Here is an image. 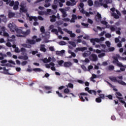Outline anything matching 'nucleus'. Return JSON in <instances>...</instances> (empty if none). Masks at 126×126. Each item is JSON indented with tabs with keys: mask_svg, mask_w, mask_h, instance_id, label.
I'll list each match as a JSON object with an SVG mask.
<instances>
[{
	"mask_svg": "<svg viewBox=\"0 0 126 126\" xmlns=\"http://www.w3.org/2000/svg\"><path fill=\"white\" fill-rule=\"evenodd\" d=\"M65 2V0H54V4L52 5V8L57 12V8H58V4H59L60 7L63 6V3Z\"/></svg>",
	"mask_w": 126,
	"mask_h": 126,
	"instance_id": "nucleus-1",
	"label": "nucleus"
},
{
	"mask_svg": "<svg viewBox=\"0 0 126 126\" xmlns=\"http://www.w3.org/2000/svg\"><path fill=\"white\" fill-rule=\"evenodd\" d=\"M27 3L26 1H22L21 4L20 6H21V8H20V12H27V8H26L27 6H26Z\"/></svg>",
	"mask_w": 126,
	"mask_h": 126,
	"instance_id": "nucleus-2",
	"label": "nucleus"
},
{
	"mask_svg": "<svg viewBox=\"0 0 126 126\" xmlns=\"http://www.w3.org/2000/svg\"><path fill=\"white\" fill-rule=\"evenodd\" d=\"M87 94L81 93L79 94V99H81V102L87 101Z\"/></svg>",
	"mask_w": 126,
	"mask_h": 126,
	"instance_id": "nucleus-3",
	"label": "nucleus"
},
{
	"mask_svg": "<svg viewBox=\"0 0 126 126\" xmlns=\"http://www.w3.org/2000/svg\"><path fill=\"white\" fill-rule=\"evenodd\" d=\"M45 66L46 68H51V70L54 71H56V67H55V63L53 62H51L48 64H45Z\"/></svg>",
	"mask_w": 126,
	"mask_h": 126,
	"instance_id": "nucleus-4",
	"label": "nucleus"
},
{
	"mask_svg": "<svg viewBox=\"0 0 126 126\" xmlns=\"http://www.w3.org/2000/svg\"><path fill=\"white\" fill-rule=\"evenodd\" d=\"M89 59L92 62H97L98 61V57L97 56V55L95 54H91L89 57Z\"/></svg>",
	"mask_w": 126,
	"mask_h": 126,
	"instance_id": "nucleus-5",
	"label": "nucleus"
},
{
	"mask_svg": "<svg viewBox=\"0 0 126 126\" xmlns=\"http://www.w3.org/2000/svg\"><path fill=\"white\" fill-rule=\"evenodd\" d=\"M80 7V12L83 13V14H85L87 16H89V13L88 12L84 11V9H83V7L84 6V4L83 3H80L79 5Z\"/></svg>",
	"mask_w": 126,
	"mask_h": 126,
	"instance_id": "nucleus-6",
	"label": "nucleus"
},
{
	"mask_svg": "<svg viewBox=\"0 0 126 126\" xmlns=\"http://www.w3.org/2000/svg\"><path fill=\"white\" fill-rule=\"evenodd\" d=\"M55 28V26L54 25H51L49 27V30H51V32L52 33H55L56 35H59V31H58V29H54Z\"/></svg>",
	"mask_w": 126,
	"mask_h": 126,
	"instance_id": "nucleus-7",
	"label": "nucleus"
},
{
	"mask_svg": "<svg viewBox=\"0 0 126 126\" xmlns=\"http://www.w3.org/2000/svg\"><path fill=\"white\" fill-rule=\"evenodd\" d=\"M113 59L114 60L113 61L112 63L114 64H117V65L119 66V67L123 66V63L119 62V60H118V58L117 57H113Z\"/></svg>",
	"mask_w": 126,
	"mask_h": 126,
	"instance_id": "nucleus-8",
	"label": "nucleus"
},
{
	"mask_svg": "<svg viewBox=\"0 0 126 126\" xmlns=\"http://www.w3.org/2000/svg\"><path fill=\"white\" fill-rule=\"evenodd\" d=\"M8 28H9L10 31H11V32H14L16 28V25L13 23H10L8 25Z\"/></svg>",
	"mask_w": 126,
	"mask_h": 126,
	"instance_id": "nucleus-9",
	"label": "nucleus"
},
{
	"mask_svg": "<svg viewBox=\"0 0 126 126\" xmlns=\"http://www.w3.org/2000/svg\"><path fill=\"white\" fill-rule=\"evenodd\" d=\"M117 14L115 12L111 13L112 16H113L115 19H119L120 18V16H121V12L118 11V10H116Z\"/></svg>",
	"mask_w": 126,
	"mask_h": 126,
	"instance_id": "nucleus-10",
	"label": "nucleus"
},
{
	"mask_svg": "<svg viewBox=\"0 0 126 126\" xmlns=\"http://www.w3.org/2000/svg\"><path fill=\"white\" fill-rule=\"evenodd\" d=\"M88 50L87 47H78L76 48L74 50L75 53H78V52H84L85 51H86Z\"/></svg>",
	"mask_w": 126,
	"mask_h": 126,
	"instance_id": "nucleus-11",
	"label": "nucleus"
},
{
	"mask_svg": "<svg viewBox=\"0 0 126 126\" xmlns=\"http://www.w3.org/2000/svg\"><path fill=\"white\" fill-rule=\"evenodd\" d=\"M63 31H65V32H66V33L69 34L70 37H71V38H75V36H76V34H75L74 33H73L72 31H68L67 29H64Z\"/></svg>",
	"mask_w": 126,
	"mask_h": 126,
	"instance_id": "nucleus-12",
	"label": "nucleus"
},
{
	"mask_svg": "<svg viewBox=\"0 0 126 126\" xmlns=\"http://www.w3.org/2000/svg\"><path fill=\"white\" fill-rule=\"evenodd\" d=\"M98 96L100 97H96V98L94 99V102L100 103L101 102V99H105V98H103V94H99Z\"/></svg>",
	"mask_w": 126,
	"mask_h": 126,
	"instance_id": "nucleus-13",
	"label": "nucleus"
},
{
	"mask_svg": "<svg viewBox=\"0 0 126 126\" xmlns=\"http://www.w3.org/2000/svg\"><path fill=\"white\" fill-rule=\"evenodd\" d=\"M94 4H95V5H96V6H103V7H104V8H107V7H108V5H107L106 3H99V2L98 1H95L94 2Z\"/></svg>",
	"mask_w": 126,
	"mask_h": 126,
	"instance_id": "nucleus-14",
	"label": "nucleus"
},
{
	"mask_svg": "<svg viewBox=\"0 0 126 126\" xmlns=\"http://www.w3.org/2000/svg\"><path fill=\"white\" fill-rule=\"evenodd\" d=\"M63 66L64 67H66V68H68L72 66V63L71 62H66L63 63Z\"/></svg>",
	"mask_w": 126,
	"mask_h": 126,
	"instance_id": "nucleus-15",
	"label": "nucleus"
},
{
	"mask_svg": "<svg viewBox=\"0 0 126 126\" xmlns=\"http://www.w3.org/2000/svg\"><path fill=\"white\" fill-rule=\"evenodd\" d=\"M26 43L27 44H30V45H35V44H36V40L27 38Z\"/></svg>",
	"mask_w": 126,
	"mask_h": 126,
	"instance_id": "nucleus-16",
	"label": "nucleus"
},
{
	"mask_svg": "<svg viewBox=\"0 0 126 126\" xmlns=\"http://www.w3.org/2000/svg\"><path fill=\"white\" fill-rule=\"evenodd\" d=\"M82 55L83 58H87V57H90V56L91 55V52L89 51H86L83 53H82Z\"/></svg>",
	"mask_w": 126,
	"mask_h": 126,
	"instance_id": "nucleus-17",
	"label": "nucleus"
},
{
	"mask_svg": "<svg viewBox=\"0 0 126 126\" xmlns=\"http://www.w3.org/2000/svg\"><path fill=\"white\" fill-rule=\"evenodd\" d=\"M101 19H102L101 14H100L99 12H97L96 15L95 16V20L97 22H100L101 21Z\"/></svg>",
	"mask_w": 126,
	"mask_h": 126,
	"instance_id": "nucleus-18",
	"label": "nucleus"
},
{
	"mask_svg": "<svg viewBox=\"0 0 126 126\" xmlns=\"http://www.w3.org/2000/svg\"><path fill=\"white\" fill-rule=\"evenodd\" d=\"M111 80L112 81V82H118V84H119V85H121L123 86L126 85V83H124V82H123V81L117 80L116 79H112Z\"/></svg>",
	"mask_w": 126,
	"mask_h": 126,
	"instance_id": "nucleus-19",
	"label": "nucleus"
},
{
	"mask_svg": "<svg viewBox=\"0 0 126 126\" xmlns=\"http://www.w3.org/2000/svg\"><path fill=\"white\" fill-rule=\"evenodd\" d=\"M69 93H70V90H68L67 88L63 90V93H65V94H67L72 95V97H75V95H73V94Z\"/></svg>",
	"mask_w": 126,
	"mask_h": 126,
	"instance_id": "nucleus-20",
	"label": "nucleus"
},
{
	"mask_svg": "<svg viewBox=\"0 0 126 126\" xmlns=\"http://www.w3.org/2000/svg\"><path fill=\"white\" fill-rule=\"evenodd\" d=\"M123 96V94H121V93L116 92V98L119 99V100H123V97H120Z\"/></svg>",
	"mask_w": 126,
	"mask_h": 126,
	"instance_id": "nucleus-21",
	"label": "nucleus"
},
{
	"mask_svg": "<svg viewBox=\"0 0 126 126\" xmlns=\"http://www.w3.org/2000/svg\"><path fill=\"white\" fill-rule=\"evenodd\" d=\"M59 10L63 14L62 17H66L67 16V14H66V12L64 10V9H63V8H60L59 9Z\"/></svg>",
	"mask_w": 126,
	"mask_h": 126,
	"instance_id": "nucleus-22",
	"label": "nucleus"
},
{
	"mask_svg": "<svg viewBox=\"0 0 126 126\" xmlns=\"http://www.w3.org/2000/svg\"><path fill=\"white\" fill-rule=\"evenodd\" d=\"M76 19H77V16H76V15L72 14L71 20L70 21V23H74Z\"/></svg>",
	"mask_w": 126,
	"mask_h": 126,
	"instance_id": "nucleus-23",
	"label": "nucleus"
},
{
	"mask_svg": "<svg viewBox=\"0 0 126 126\" xmlns=\"http://www.w3.org/2000/svg\"><path fill=\"white\" fill-rule=\"evenodd\" d=\"M65 53V51L63 50L60 51H57L56 52V54L57 56H63V54Z\"/></svg>",
	"mask_w": 126,
	"mask_h": 126,
	"instance_id": "nucleus-24",
	"label": "nucleus"
},
{
	"mask_svg": "<svg viewBox=\"0 0 126 126\" xmlns=\"http://www.w3.org/2000/svg\"><path fill=\"white\" fill-rule=\"evenodd\" d=\"M45 47H46L45 45L41 44L40 47V51H41V52H43V53H46V52H47V49H46V48Z\"/></svg>",
	"mask_w": 126,
	"mask_h": 126,
	"instance_id": "nucleus-25",
	"label": "nucleus"
},
{
	"mask_svg": "<svg viewBox=\"0 0 126 126\" xmlns=\"http://www.w3.org/2000/svg\"><path fill=\"white\" fill-rule=\"evenodd\" d=\"M7 40L9 42H14V41H15V35H12L11 37H8Z\"/></svg>",
	"mask_w": 126,
	"mask_h": 126,
	"instance_id": "nucleus-26",
	"label": "nucleus"
},
{
	"mask_svg": "<svg viewBox=\"0 0 126 126\" xmlns=\"http://www.w3.org/2000/svg\"><path fill=\"white\" fill-rule=\"evenodd\" d=\"M19 5V2H18V1H16L15 2V4H14L13 9H14V10H17V9H18L19 8V7H18Z\"/></svg>",
	"mask_w": 126,
	"mask_h": 126,
	"instance_id": "nucleus-27",
	"label": "nucleus"
},
{
	"mask_svg": "<svg viewBox=\"0 0 126 126\" xmlns=\"http://www.w3.org/2000/svg\"><path fill=\"white\" fill-rule=\"evenodd\" d=\"M77 83H79V84H84V85L86 86V87L87 86H89V82H84L83 81H82V80H77Z\"/></svg>",
	"mask_w": 126,
	"mask_h": 126,
	"instance_id": "nucleus-28",
	"label": "nucleus"
},
{
	"mask_svg": "<svg viewBox=\"0 0 126 126\" xmlns=\"http://www.w3.org/2000/svg\"><path fill=\"white\" fill-rule=\"evenodd\" d=\"M44 0H45V2L47 3V2H50V1H51V0H36V1L34 2V4H36V3H39V2L44 1Z\"/></svg>",
	"mask_w": 126,
	"mask_h": 126,
	"instance_id": "nucleus-29",
	"label": "nucleus"
},
{
	"mask_svg": "<svg viewBox=\"0 0 126 126\" xmlns=\"http://www.w3.org/2000/svg\"><path fill=\"white\" fill-rule=\"evenodd\" d=\"M50 21L51 22H56V18H57V16L53 15L52 16H50Z\"/></svg>",
	"mask_w": 126,
	"mask_h": 126,
	"instance_id": "nucleus-30",
	"label": "nucleus"
},
{
	"mask_svg": "<svg viewBox=\"0 0 126 126\" xmlns=\"http://www.w3.org/2000/svg\"><path fill=\"white\" fill-rule=\"evenodd\" d=\"M100 22L101 24L105 25L106 26V28H110V25H108V22L106 21H100Z\"/></svg>",
	"mask_w": 126,
	"mask_h": 126,
	"instance_id": "nucleus-31",
	"label": "nucleus"
},
{
	"mask_svg": "<svg viewBox=\"0 0 126 126\" xmlns=\"http://www.w3.org/2000/svg\"><path fill=\"white\" fill-rule=\"evenodd\" d=\"M84 91L88 92V94H91V93H94V90H90L89 88L86 87L84 88Z\"/></svg>",
	"mask_w": 126,
	"mask_h": 126,
	"instance_id": "nucleus-32",
	"label": "nucleus"
},
{
	"mask_svg": "<svg viewBox=\"0 0 126 126\" xmlns=\"http://www.w3.org/2000/svg\"><path fill=\"white\" fill-rule=\"evenodd\" d=\"M15 31L18 34H22V33H23L22 30L17 28V27H16V29H15Z\"/></svg>",
	"mask_w": 126,
	"mask_h": 126,
	"instance_id": "nucleus-33",
	"label": "nucleus"
},
{
	"mask_svg": "<svg viewBox=\"0 0 126 126\" xmlns=\"http://www.w3.org/2000/svg\"><path fill=\"white\" fill-rule=\"evenodd\" d=\"M21 46L22 47H24V48H28L29 49H30V48H32V46H31V45H28L27 44H26V43L22 44Z\"/></svg>",
	"mask_w": 126,
	"mask_h": 126,
	"instance_id": "nucleus-34",
	"label": "nucleus"
},
{
	"mask_svg": "<svg viewBox=\"0 0 126 126\" xmlns=\"http://www.w3.org/2000/svg\"><path fill=\"white\" fill-rule=\"evenodd\" d=\"M20 51L22 52L23 55H27V50H26V49L24 48H21Z\"/></svg>",
	"mask_w": 126,
	"mask_h": 126,
	"instance_id": "nucleus-35",
	"label": "nucleus"
},
{
	"mask_svg": "<svg viewBox=\"0 0 126 126\" xmlns=\"http://www.w3.org/2000/svg\"><path fill=\"white\" fill-rule=\"evenodd\" d=\"M103 99H109L112 100V95L109 94L108 95H103Z\"/></svg>",
	"mask_w": 126,
	"mask_h": 126,
	"instance_id": "nucleus-36",
	"label": "nucleus"
},
{
	"mask_svg": "<svg viewBox=\"0 0 126 126\" xmlns=\"http://www.w3.org/2000/svg\"><path fill=\"white\" fill-rule=\"evenodd\" d=\"M19 59H21L22 60H24V61H26L29 59V57L27 56V55H26L25 56H20L19 57Z\"/></svg>",
	"mask_w": 126,
	"mask_h": 126,
	"instance_id": "nucleus-37",
	"label": "nucleus"
},
{
	"mask_svg": "<svg viewBox=\"0 0 126 126\" xmlns=\"http://www.w3.org/2000/svg\"><path fill=\"white\" fill-rule=\"evenodd\" d=\"M0 17H1L2 21H3L5 23L6 22V17L4 16V15H0Z\"/></svg>",
	"mask_w": 126,
	"mask_h": 126,
	"instance_id": "nucleus-38",
	"label": "nucleus"
},
{
	"mask_svg": "<svg viewBox=\"0 0 126 126\" xmlns=\"http://www.w3.org/2000/svg\"><path fill=\"white\" fill-rule=\"evenodd\" d=\"M15 13L12 12H9L8 13L9 18H12V17H14Z\"/></svg>",
	"mask_w": 126,
	"mask_h": 126,
	"instance_id": "nucleus-39",
	"label": "nucleus"
},
{
	"mask_svg": "<svg viewBox=\"0 0 126 126\" xmlns=\"http://www.w3.org/2000/svg\"><path fill=\"white\" fill-rule=\"evenodd\" d=\"M56 94H58V97L62 98H66L68 97V96L65 95V96H63V95H61V93H59V92L56 91Z\"/></svg>",
	"mask_w": 126,
	"mask_h": 126,
	"instance_id": "nucleus-40",
	"label": "nucleus"
},
{
	"mask_svg": "<svg viewBox=\"0 0 126 126\" xmlns=\"http://www.w3.org/2000/svg\"><path fill=\"white\" fill-rule=\"evenodd\" d=\"M30 30H27L26 32H22V34L23 35H25L26 36H27V35H29L30 34Z\"/></svg>",
	"mask_w": 126,
	"mask_h": 126,
	"instance_id": "nucleus-41",
	"label": "nucleus"
},
{
	"mask_svg": "<svg viewBox=\"0 0 126 126\" xmlns=\"http://www.w3.org/2000/svg\"><path fill=\"white\" fill-rule=\"evenodd\" d=\"M68 44L70 45H71L72 47H74V48H75L76 47V44H75V42L73 41H68Z\"/></svg>",
	"mask_w": 126,
	"mask_h": 126,
	"instance_id": "nucleus-42",
	"label": "nucleus"
},
{
	"mask_svg": "<svg viewBox=\"0 0 126 126\" xmlns=\"http://www.w3.org/2000/svg\"><path fill=\"white\" fill-rule=\"evenodd\" d=\"M109 28H110L111 31H112V32H114V31H115L117 29V28L114 26H111L109 27Z\"/></svg>",
	"mask_w": 126,
	"mask_h": 126,
	"instance_id": "nucleus-43",
	"label": "nucleus"
},
{
	"mask_svg": "<svg viewBox=\"0 0 126 126\" xmlns=\"http://www.w3.org/2000/svg\"><path fill=\"white\" fill-rule=\"evenodd\" d=\"M67 88H70V89H73V84H71V83L67 84Z\"/></svg>",
	"mask_w": 126,
	"mask_h": 126,
	"instance_id": "nucleus-44",
	"label": "nucleus"
},
{
	"mask_svg": "<svg viewBox=\"0 0 126 126\" xmlns=\"http://www.w3.org/2000/svg\"><path fill=\"white\" fill-rule=\"evenodd\" d=\"M26 15L27 17L29 18V20H30V21H32V20H33V16H30L29 13H27Z\"/></svg>",
	"mask_w": 126,
	"mask_h": 126,
	"instance_id": "nucleus-45",
	"label": "nucleus"
},
{
	"mask_svg": "<svg viewBox=\"0 0 126 126\" xmlns=\"http://www.w3.org/2000/svg\"><path fill=\"white\" fill-rule=\"evenodd\" d=\"M59 45H60V46H65L66 45V42L64 41H60L58 42Z\"/></svg>",
	"mask_w": 126,
	"mask_h": 126,
	"instance_id": "nucleus-46",
	"label": "nucleus"
},
{
	"mask_svg": "<svg viewBox=\"0 0 126 126\" xmlns=\"http://www.w3.org/2000/svg\"><path fill=\"white\" fill-rule=\"evenodd\" d=\"M42 89H44L46 90H50L51 89H52V88L49 86H44L42 87Z\"/></svg>",
	"mask_w": 126,
	"mask_h": 126,
	"instance_id": "nucleus-47",
	"label": "nucleus"
},
{
	"mask_svg": "<svg viewBox=\"0 0 126 126\" xmlns=\"http://www.w3.org/2000/svg\"><path fill=\"white\" fill-rule=\"evenodd\" d=\"M58 63L60 66H63V63H64V62L63 61V60H61V61H58Z\"/></svg>",
	"mask_w": 126,
	"mask_h": 126,
	"instance_id": "nucleus-48",
	"label": "nucleus"
},
{
	"mask_svg": "<svg viewBox=\"0 0 126 126\" xmlns=\"http://www.w3.org/2000/svg\"><path fill=\"white\" fill-rule=\"evenodd\" d=\"M115 68V66L113 65H110L108 66V69L109 70H114V69Z\"/></svg>",
	"mask_w": 126,
	"mask_h": 126,
	"instance_id": "nucleus-49",
	"label": "nucleus"
},
{
	"mask_svg": "<svg viewBox=\"0 0 126 126\" xmlns=\"http://www.w3.org/2000/svg\"><path fill=\"white\" fill-rule=\"evenodd\" d=\"M47 11L49 13V14H53L54 13H56L55 12H53L52 9H47Z\"/></svg>",
	"mask_w": 126,
	"mask_h": 126,
	"instance_id": "nucleus-50",
	"label": "nucleus"
},
{
	"mask_svg": "<svg viewBox=\"0 0 126 126\" xmlns=\"http://www.w3.org/2000/svg\"><path fill=\"white\" fill-rule=\"evenodd\" d=\"M90 42L91 43H92L93 45L94 46V45H95V38H92L90 39Z\"/></svg>",
	"mask_w": 126,
	"mask_h": 126,
	"instance_id": "nucleus-51",
	"label": "nucleus"
},
{
	"mask_svg": "<svg viewBox=\"0 0 126 126\" xmlns=\"http://www.w3.org/2000/svg\"><path fill=\"white\" fill-rule=\"evenodd\" d=\"M33 70L34 71H39V72H41V71H43V70L42 69H41V68H34L33 69Z\"/></svg>",
	"mask_w": 126,
	"mask_h": 126,
	"instance_id": "nucleus-52",
	"label": "nucleus"
},
{
	"mask_svg": "<svg viewBox=\"0 0 126 126\" xmlns=\"http://www.w3.org/2000/svg\"><path fill=\"white\" fill-rule=\"evenodd\" d=\"M101 93V91L98 90V91H94V93L91 92V94H94V95H96V93H98V94H99V93Z\"/></svg>",
	"mask_w": 126,
	"mask_h": 126,
	"instance_id": "nucleus-53",
	"label": "nucleus"
},
{
	"mask_svg": "<svg viewBox=\"0 0 126 126\" xmlns=\"http://www.w3.org/2000/svg\"><path fill=\"white\" fill-rule=\"evenodd\" d=\"M40 31L42 33V34H44V32H45V28L43 26H42L40 28Z\"/></svg>",
	"mask_w": 126,
	"mask_h": 126,
	"instance_id": "nucleus-54",
	"label": "nucleus"
},
{
	"mask_svg": "<svg viewBox=\"0 0 126 126\" xmlns=\"http://www.w3.org/2000/svg\"><path fill=\"white\" fill-rule=\"evenodd\" d=\"M88 4L90 6H92L93 5V1L92 0H89Z\"/></svg>",
	"mask_w": 126,
	"mask_h": 126,
	"instance_id": "nucleus-55",
	"label": "nucleus"
},
{
	"mask_svg": "<svg viewBox=\"0 0 126 126\" xmlns=\"http://www.w3.org/2000/svg\"><path fill=\"white\" fill-rule=\"evenodd\" d=\"M112 1H113L112 0H104V2H106V3H107V4L112 3Z\"/></svg>",
	"mask_w": 126,
	"mask_h": 126,
	"instance_id": "nucleus-56",
	"label": "nucleus"
},
{
	"mask_svg": "<svg viewBox=\"0 0 126 126\" xmlns=\"http://www.w3.org/2000/svg\"><path fill=\"white\" fill-rule=\"evenodd\" d=\"M105 44H106V46H107V47H108V48H110V47L111 46V42H110V41H106Z\"/></svg>",
	"mask_w": 126,
	"mask_h": 126,
	"instance_id": "nucleus-57",
	"label": "nucleus"
},
{
	"mask_svg": "<svg viewBox=\"0 0 126 126\" xmlns=\"http://www.w3.org/2000/svg\"><path fill=\"white\" fill-rule=\"evenodd\" d=\"M83 63H90V60L88 58H86L84 61H83Z\"/></svg>",
	"mask_w": 126,
	"mask_h": 126,
	"instance_id": "nucleus-58",
	"label": "nucleus"
},
{
	"mask_svg": "<svg viewBox=\"0 0 126 126\" xmlns=\"http://www.w3.org/2000/svg\"><path fill=\"white\" fill-rule=\"evenodd\" d=\"M6 46L7 47H8L9 48H11V47H12V45H11V43L10 42H7L6 43Z\"/></svg>",
	"mask_w": 126,
	"mask_h": 126,
	"instance_id": "nucleus-59",
	"label": "nucleus"
},
{
	"mask_svg": "<svg viewBox=\"0 0 126 126\" xmlns=\"http://www.w3.org/2000/svg\"><path fill=\"white\" fill-rule=\"evenodd\" d=\"M71 2H72V6H73V5H75L76 4V1H75V0H70Z\"/></svg>",
	"mask_w": 126,
	"mask_h": 126,
	"instance_id": "nucleus-60",
	"label": "nucleus"
},
{
	"mask_svg": "<svg viewBox=\"0 0 126 126\" xmlns=\"http://www.w3.org/2000/svg\"><path fill=\"white\" fill-rule=\"evenodd\" d=\"M43 62L44 63H49V61H48V59H47V58H44L43 60Z\"/></svg>",
	"mask_w": 126,
	"mask_h": 126,
	"instance_id": "nucleus-61",
	"label": "nucleus"
},
{
	"mask_svg": "<svg viewBox=\"0 0 126 126\" xmlns=\"http://www.w3.org/2000/svg\"><path fill=\"white\" fill-rule=\"evenodd\" d=\"M32 53V55H36V54H38V51H32V52H30V54Z\"/></svg>",
	"mask_w": 126,
	"mask_h": 126,
	"instance_id": "nucleus-62",
	"label": "nucleus"
},
{
	"mask_svg": "<svg viewBox=\"0 0 126 126\" xmlns=\"http://www.w3.org/2000/svg\"><path fill=\"white\" fill-rule=\"evenodd\" d=\"M105 56V53H101L98 55V58H103Z\"/></svg>",
	"mask_w": 126,
	"mask_h": 126,
	"instance_id": "nucleus-63",
	"label": "nucleus"
},
{
	"mask_svg": "<svg viewBox=\"0 0 126 126\" xmlns=\"http://www.w3.org/2000/svg\"><path fill=\"white\" fill-rule=\"evenodd\" d=\"M105 37H106V38H111V37H112V35L110 33H106L105 34Z\"/></svg>",
	"mask_w": 126,
	"mask_h": 126,
	"instance_id": "nucleus-64",
	"label": "nucleus"
}]
</instances>
